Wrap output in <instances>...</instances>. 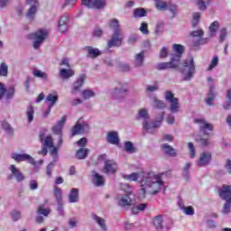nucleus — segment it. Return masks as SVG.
<instances>
[{
	"label": "nucleus",
	"mask_w": 231,
	"mask_h": 231,
	"mask_svg": "<svg viewBox=\"0 0 231 231\" xmlns=\"http://www.w3.org/2000/svg\"><path fill=\"white\" fill-rule=\"evenodd\" d=\"M109 28H112V30H122L120 27V23L118 22V19H112L109 23Z\"/></svg>",
	"instance_id": "nucleus-51"
},
{
	"label": "nucleus",
	"mask_w": 231,
	"mask_h": 231,
	"mask_svg": "<svg viewBox=\"0 0 231 231\" xmlns=\"http://www.w3.org/2000/svg\"><path fill=\"white\" fill-rule=\"evenodd\" d=\"M219 64V57L214 56L211 59L210 64L208 68V71H212L214 68H217V65Z\"/></svg>",
	"instance_id": "nucleus-42"
},
{
	"label": "nucleus",
	"mask_w": 231,
	"mask_h": 231,
	"mask_svg": "<svg viewBox=\"0 0 231 231\" xmlns=\"http://www.w3.org/2000/svg\"><path fill=\"white\" fill-rule=\"evenodd\" d=\"M152 106L156 109H165V107H166L165 102H163L158 98H153Z\"/></svg>",
	"instance_id": "nucleus-44"
},
{
	"label": "nucleus",
	"mask_w": 231,
	"mask_h": 231,
	"mask_svg": "<svg viewBox=\"0 0 231 231\" xmlns=\"http://www.w3.org/2000/svg\"><path fill=\"white\" fill-rule=\"evenodd\" d=\"M0 77H8V65L5 62L0 64Z\"/></svg>",
	"instance_id": "nucleus-45"
},
{
	"label": "nucleus",
	"mask_w": 231,
	"mask_h": 231,
	"mask_svg": "<svg viewBox=\"0 0 231 231\" xmlns=\"http://www.w3.org/2000/svg\"><path fill=\"white\" fill-rule=\"evenodd\" d=\"M37 213L39 216H49L50 215V209L44 208L42 206H40L38 208Z\"/></svg>",
	"instance_id": "nucleus-60"
},
{
	"label": "nucleus",
	"mask_w": 231,
	"mask_h": 231,
	"mask_svg": "<svg viewBox=\"0 0 231 231\" xmlns=\"http://www.w3.org/2000/svg\"><path fill=\"white\" fill-rule=\"evenodd\" d=\"M145 60V52L141 51L140 53L135 55L134 66L135 68H142L143 66V62Z\"/></svg>",
	"instance_id": "nucleus-30"
},
{
	"label": "nucleus",
	"mask_w": 231,
	"mask_h": 231,
	"mask_svg": "<svg viewBox=\"0 0 231 231\" xmlns=\"http://www.w3.org/2000/svg\"><path fill=\"white\" fill-rule=\"evenodd\" d=\"M106 142L112 145H118L120 143V138L118 137V132H109L106 134Z\"/></svg>",
	"instance_id": "nucleus-21"
},
{
	"label": "nucleus",
	"mask_w": 231,
	"mask_h": 231,
	"mask_svg": "<svg viewBox=\"0 0 231 231\" xmlns=\"http://www.w3.org/2000/svg\"><path fill=\"white\" fill-rule=\"evenodd\" d=\"M199 19H201V13L196 12L192 15V22L191 24L193 28H196L198 24H199Z\"/></svg>",
	"instance_id": "nucleus-41"
},
{
	"label": "nucleus",
	"mask_w": 231,
	"mask_h": 231,
	"mask_svg": "<svg viewBox=\"0 0 231 231\" xmlns=\"http://www.w3.org/2000/svg\"><path fill=\"white\" fill-rule=\"evenodd\" d=\"M153 225L157 230H162V228H163V218L162 217V215H158L154 217Z\"/></svg>",
	"instance_id": "nucleus-37"
},
{
	"label": "nucleus",
	"mask_w": 231,
	"mask_h": 231,
	"mask_svg": "<svg viewBox=\"0 0 231 231\" xmlns=\"http://www.w3.org/2000/svg\"><path fill=\"white\" fill-rule=\"evenodd\" d=\"M212 162V153L210 152H204L200 154L197 165L199 167H207Z\"/></svg>",
	"instance_id": "nucleus-13"
},
{
	"label": "nucleus",
	"mask_w": 231,
	"mask_h": 231,
	"mask_svg": "<svg viewBox=\"0 0 231 231\" xmlns=\"http://www.w3.org/2000/svg\"><path fill=\"white\" fill-rule=\"evenodd\" d=\"M118 171V163L115 160L105 161L104 172L105 174H115Z\"/></svg>",
	"instance_id": "nucleus-14"
},
{
	"label": "nucleus",
	"mask_w": 231,
	"mask_h": 231,
	"mask_svg": "<svg viewBox=\"0 0 231 231\" xmlns=\"http://www.w3.org/2000/svg\"><path fill=\"white\" fill-rule=\"evenodd\" d=\"M118 205L119 207H130V205H133V199H131V197L127 194L119 195L118 196Z\"/></svg>",
	"instance_id": "nucleus-20"
},
{
	"label": "nucleus",
	"mask_w": 231,
	"mask_h": 231,
	"mask_svg": "<svg viewBox=\"0 0 231 231\" xmlns=\"http://www.w3.org/2000/svg\"><path fill=\"white\" fill-rule=\"evenodd\" d=\"M173 51H176L177 54H171V57H179V64L181 60V55L183 54V51H185V49L182 45L180 44H173Z\"/></svg>",
	"instance_id": "nucleus-31"
},
{
	"label": "nucleus",
	"mask_w": 231,
	"mask_h": 231,
	"mask_svg": "<svg viewBox=\"0 0 231 231\" xmlns=\"http://www.w3.org/2000/svg\"><path fill=\"white\" fill-rule=\"evenodd\" d=\"M81 95L85 100H88V98L95 97V92L91 89H85L82 91Z\"/></svg>",
	"instance_id": "nucleus-54"
},
{
	"label": "nucleus",
	"mask_w": 231,
	"mask_h": 231,
	"mask_svg": "<svg viewBox=\"0 0 231 231\" xmlns=\"http://www.w3.org/2000/svg\"><path fill=\"white\" fill-rule=\"evenodd\" d=\"M64 124H66V116H64L61 120L58 121L57 124L52 126V133H54V134L61 135Z\"/></svg>",
	"instance_id": "nucleus-25"
},
{
	"label": "nucleus",
	"mask_w": 231,
	"mask_h": 231,
	"mask_svg": "<svg viewBox=\"0 0 231 231\" xmlns=\"http://www.w3.org/2000/svg\"><path fill=\"white\" fill-rule=\"evenodd\" d=\"M196 142L200 145V147H210V145H214L212 141L208 138H205L203 136H197Z\"/></svg>",
	"instance_id": "nucleus-28"
},
{
	"label": "nucleus",
	"mask_w": 231,
	"mask_h": 231,
	"mask_svg": "<svg viewBox=\"0 0 231 231\" xmlns=\"http://www.w3.org/2000/svg\"><path fill=\"white\" fill-rule=\"evenodd\" d=\"M197 122L200 123L199 125V133H202V134H206L208 136V131H213L214 130V125L210 123L205 122L203 119H199Z\"/></svg>",
	"instance_id": "nucleus-16"
},
{
	"label": "nucleus",
	"mask_w": 231,
	"mask_h": 231,
	"mask_svg": "<svg viewBox=\"0 0 231 231\" xmlns=\"http://www.w3.org/2000/svg\"><path fill=\"white\" fill-rule=\"evenodd\" d=\"M53 190H54V198L56 199V202L62 203L63 202L62 189L60 188H59L58 186H54Z\"/></svg>",
	"instance_id": "nucleus-35"
},
{
	"label": "nucleus",
	"mask_w": 231,
	"mask_h": 231,
	"mask_svg": "<svg viewBox=\"0 0 231 231\" xmlns=\"http://www.w3.org/2000/svg\"><path fill=\"white\" fill-rule=\"evenodd\" d=\"M88 131H89V125L79 119L72 128L71 136H76V134H83V133H88Z\"/></svg>",
	"instance_id": "nucleus-9"
},
{
	"label": "nucleus",
	"mask_w": 231,
	"mask_h": 231,
	"mask_svg": "<svg viewBox=\"0 0 231 231\" xmlns=\"http://www.w3.org/2000/svg\"><path fill=\"white\" fill-rule=\"evenodd\" d=\"M81 5L87 6V8H97L100 10L106 6V1L104 0H82Z\"/></svg>",
	"instance_id": "nucleus-12"
},
{
	"label": "nucleus",
	"mask_w": 231,
	"mask_h": 231,
	"mask_svg": "<svg viewBox=\"0 0 231 231\" xmlns=\"http://www.w3.org/2000/svg\"><path fill=\"white\" fill-rule=\"evenodd\" d=\"M11 158L14 160L16 163H21V162H27V163H31V165H33V167L37 165V162H35V159H33V157H32V155L28 153L13 152L11 154Z\"/></svg>",
	"instance_id": "nucleus-7"
},
{
	"label": "nucleus",
	"mask_w": 231,
	"mask_h": 231,
	"mask_svg": "<svg viewBox=\"0 0 231 231\" xmlns=\"http://www.w3.org/2000/svg\"><path fill=\"white\" fill-rule=\"evenodd\" d=\"M59 75L63 80H68V79H71L75 75V70L70 68L60 69Z\"/></svg>",
	"instance_id": "nucleus-26"
},
{
	"label": "nucleus",
	"mask_w": 231,
	"mask_h": 231,
	"mask_svg": "<svg viewBox=\"0 0 231 231\" xmlns=\"http://www.w3.org/2000/svg\"><path fill=\"white\" fill-rule=\"evenodd\" d=\"M144 208H147V204L145 203H143V204H139L136 206V208H134L132 209V212L133 214H137L138 213V210L142 211L143 210Z\"/></svg>",
	"instance_id": "nucleus-62"
},
{
	"label": "nucleus",
	"mask_w": 231,
	"mask_h": 231,
	"mask_svg": "<svg viewBox=\"0 0 231 231\" xmlns=\"http://www.w3.org/2000/svg\"><path fill=\"white\" fill-rule=\"evenodd\" d=\"M120 189L121 190L125 192L128 196H130V194H133V188L127 183L121 184Z\"/></svg>",
	"instance_id": "nucleus-56"
},
{
	"label": "nucleus",
	"mask_w": 231,
	"mask_h": 231,
	"mask_svg": "<svg viewBox=\"0 0 231 231\" xmlns=\"http://www.w3.org/2000/svg\"><path fill=\"white\" fill-rule=\"evenodd\" d=\"M214 100H216V84L215 83L209 85V91L206 98V104H208V106H212V102H214Z\"/></svg>",
	"instance_id": "nucleus-19"
},
{
	"label": "nucleus",
	"mask_w": 231,
	"mask_h": 231,
	"mask_svg": "<svg viewBox=\"0 0 231 231\" xmlns=\"http://www.w3.org/2000/svg\"><path fill=\"white\" fill-rule=\"evenodd\" d=\"M165 115V112H162L157 117V121H154L151 124H149V112H147V109L142 108L138 112L139 118H143L144 121L143 123V127L145 129V131H151V129H156L157 127H160L162 125V122H163V116Z\"/></svg>",
	"instance_id": "nucleus-2"
},
{
	"label": "nucleus",
	"mask_w": 231,
	"mask_h": 231,
	"mask_svg": "<svg viewBox=\"0 0 231 231\" xmlns=\"http://www.w3.org/2000/svg\"><path fill=\"white\" fill-rule=\"evenodd\" d=\"M219 196L225 201H231V186L224 185L219 191Z\"/></svg>",
	"instance_id": "nucleus-23"
},
{
	"label": "nucleus",
	"mask_w": 231,
	"mask_h": 231,
	"mask_svg": "<svg viewBox=\"0 0 231 231\" xmlns=\"http://www.w3.org/2000/svg\"><path fill=\"white\" fill-rule=\"evenodd\" d=\"M88 152H89L88 149L80 148L76 153V158H78V160H84L88 158Z\"/></svg>",
	"instance_id": "nucleus-38"
},
{
	"label": "nucleus",
	"mask_w": 231,
	"mask_h": 231,
	"mask_svg": "<svg viewBox=\"0 0 231 231\" xmlns=\"http://www.w3.org/2000/svg\"><path fill=\"white\" fill-rule=\"evenodd\" d=\"M143 172H133L131 174H122L123 180H126V181H138L140 178L143 180Z\"/></svg>",
	"instance_id": "nucleus-22"
},
{
	"label": "nucleus",
	"mask_w": 231,
	"mask_h": 231,
	"mask_svg": "<svg viewBox=\"0 0 231 231\" xmlns=\"http://www.w3.org/2000/svg\"><path fill=\"white\" fill-rule=\"evenodd\" d=\"M181 210L186 216H194L195 214L194 208L191 206L184 207Z\"/></svg>",
	"instance_id": "nucleus-58"
},
{
	"label": "nucleus",
	"mask_w": 231,
	"mask_h": 231,
	"mask_svg": "<svg viewBox=\"0 0 231 231\" xmlns=\"http://www.w3.org/2000/svg\"><path fill=\"white\" fill-rule=\"evenodd\" d=\"M218 29H219V23L217 21L213 22L209 25V32L211 34V37H214V35H216V32H217Z\"/></svg>",
	"instance_id": "nucleus-43"
},
{
	"label": "nucleus",
	"mask_w": 231,
	"mask_h": 231,
	"mask_svg": "<svg viewBox=\"0 0 231 231\" xmlns=\"http://www.w3.org/2000/svg\"><path fill=\"white\" fill-rule=\"evenodd\" d=\"M46 37H48V31L43 29H40L37 32L28 35V39L34 41V50H39V48H41V44L46 41Z\"/></svg>",
	"instance_id": "nucleus-3"
},
{
	"label": "nucleus",
	"mask_w": 231,
	"mask_h": 231,
	"mask_svg": "<svg viewBox=\"0 0 231 231\" xmlns=\"http://www.w3.org/2000/svg\"><path fill=\"white\" fill-rule=\"evenodd\" d=\"M190 167H192V163L187 162L183 168V176L186 180H189V169H190Z\"/></svg>",
	"instance_id": "nucleus-64"
},
{
	"label": "nucleus",
	"mask_w": 231,
	"mask_h": 231,
	"mask_svg": "<svg viewBox=\"0 0 231 231\" xmlns=\"http://www.w3.org/2000/svg\"><path fill=\"white\" fill-rule=\"evenodd\" d=\"M32 73L34 77H37L38 79H48V74H46V72H42L37 69H33Z\"/></svg>",
	"instance_id": "nucleus-55"
},
{
	"label": "nucleus",
	"mask_w": 231,
	"mask_h": 231,
	"mask_svg": "<svg viewBox=\"0 0 231 231\" xmlns=\"http://www.w3.org/2000/svg\"><path fill=\"white\" fill-rule=\"evenodd\" d=\"M180 66V56H171V61L161 62L156 65V69L163 71L166 69H176Z\"/></svg>",
	"instance_id": "nucleus-6"
},
{
	"label": "nucleus",
	"mask_w": 231,
	"mask_h": 231,
	"mask_svg": "<svg viewBox=\"0 0 231 231\" xmlns=\"http://www.w3.org/2000/svg\"><path fill=\"white\" fill-rule=\"evenodd\" d=\"M128 91L127 84H119L118 87L112 90L111 95L116 100H122V98L127 96Z\"/></svg>",
	"instance_id": "nucleus-8"
},
{
	"label": "nucleus",
	"mask_w": 231,
	"mask_h": 231,
	"mask_svg": "<svg viewBox=\"0 0 231 231\" xmlns=\"http://www.w3.org/2000/svg\"><path fill=\"white\" fill-rule=\"evenodd\" d=\"M88 57L90 59H97V57L102 55V52L97 48L87 47Z\"/></svg>",
	"instance_id": "nucleus-32"
},
{
	"label": "nucleus",
	"mask_w": 231,
	"mask_h": 231,
	"mask_svg": "<svg viewBox=\"0 0 231 231\" xmlns=\"http://www.w3.org/2000/svg\"><path fill=\"white\" fill-rule=\"evenodd\" d=\"M147 15V11L143 8H136L134 11V17H145Z\"/></svg>",
	"instance_id": "nucleus-48"
},
{
	"label": "nucleus",
	"mask_w": 231,
	"mask_h": 231,
	"mask_svg": "<svg viewBox=\"0 0 231 231\" xmlns=\"http://www.w3.org/2000/svg\"><path fill=\"white\" fill-rule=\"evenodd\" d=\"M124 42V31L114 30L110 39L107 41V48H120Z\"/></svg>",
	"instance_id": "nucleus-4"
},
{
	"label": "nucleus",
	"mask_w": 231,
	"mask_h": 231,
	"mask_svg": "<svg viewBox=\"0 0 231 231\" xmlns=\"http://www.w3.org/2000/svg\"><path fill=\"white\" fill-rule=\"evenodd\" d=\"M33 115H35V110L33 109V106H29L26 110V116L29 124L33 122Z\"/></svg>",
	"instance_id": "nucleus-40"
},
{
	"label": "nucleus",
	"mask_w": 231,
	"mask_h": 231,
	"mask_svg": "<svg viewBox=\"0 0 231 231\" xmlns=\"http://www.w3.org/2000/svg\"><path fill=\"white\" fill-rule=\"evenodd\" d=\"M9 171H11V174L8 176V180H14V178H15L18 183H21V181H24V174H23V172H21V170L15 167V165L11 164L9 166Z\"/></svg>",
	"instance_id": "nucleus-11"
},
{
	"label": "nucleus",
	"mask_w": 231,
	"mask_h": 231,
	"mask_svg": "<svg viewBox=\"0 0 231 231\" xmlns=\"http://www.w3.org/2000/svg\"><path fill=\"white\" fill-rule=\"evenodd\" d=\"M162 174L154 175V173H148L141 179V190L143 194L145 192H152L158 194L163 187V180H162Z\"/></svg>",
	"instance_id": "nucleus-1"
},
{
	"label": "nucleus",
	"mask_w": 231,
	"mask_h": 231,
	"mask_svg": "<svg viewBox=\"0 0 231 231\" xmlns=\"http://www.w3.org/2000/svg\"><path fill=\"white\" fill-rule=\"evenodd\" d=\"M203 34H204L203 30L193 31L190 33L191 37L195 38L193 40V46H199V44L203 42Z\"/></svg>",
	"instance_id": "nucleus-18"
},
{
	"label": "nucleus",
	"mask_w": 231,
	"mask_h": 231,
	"mask_svg": "<svg viewBox=\"0 0 231 231\" xmlns=\"http://www.w3.org/2000/svg\"><path fill=\"white\" fill-rule=\"evenodd\" d=\"M27 5H30V8L27 11L26 17L33 21L39 10V2L37 0H27Z\"/></svg>",
	"instance_id": "nucleus-10"
},
{
	"label": "nucleus",
	"mask_w": 231,
	"mask_h": 231,
	"mask_svg": "<svg viewBox=\"0 0 231 231\" xmlns=\"http://www.w3.org/2000/svg\"><path fill=\"white\" fill-rule=\"evenodd\" d=\"M86 80V74L79 76L78 79L73 83L71 94L75 95L78 91H80L81 86H84Z\"/></svg>",
	"instance_id": "nucleus-17"
},
{
	"label": "nucleus",
	"mask_w": 231,
	"mask_h": 231,
	"mask_svg": "<svg viewBox=\"0 0 231 231\" xmlns=\"http://www.w3.org/2000/svg\"><path fill=\"white\" fill-rule=\"evenodd\" d=\"M92 181L94 185H96V187H102L105 183L104 177L97 172L94 173V178Z\"/></svg>",
	"instance_id": "nucleus-33"
},
{
	"label": "nucleus",
	"mask_w": 231,
	"mask_h": 231,
	"mask_svg": "<svg viewBox=\"0 0 231 231\" xmlns=\"http://www.w3.org/2000/svg\"><path fill=\"white\" fill-rule=\"evenodd\" d=\"M125 151L129 152V154H133V152H136V149L134 148V145L129 141L125 143Z\"/></svg>",
	"instance_id": "nucleus-49"
},
{
	"label": "nucleus",
	"mask_w": 231,
	"mask_h": 231,
	"mask_svg": "<svg viewBox=\"0 0 231 231\" xmlns=\"http://www.w3.org/2000/svg\"><path fill=\"white\" fill-rule=\"evenodd\" d=\"M155 6L157 10H167V6H169V4L161 0H155Z\"/></svg>",
	"instance_id": "nucleus-50"
},
{
	"label": "nucleus",
	"mask_w": 231,
	"mask_h": 231,
	"mask_svg": "<svg viewBox=\"0 0 231 231\" xmlns=\"http://www.w3.org/2000/svg\"><path fill=\"white\" fill-rule=\"evenodd\" d=\"M69 203H79V189L72 188L69 194Z\"/></svg>",
	"instance_id": "nucleus-29"
},
{
	"label": "nucleus",
	"mask_w": 231,
	"mask_h": 231,
	"mask_svg": "<svg viewBox=\"0 0 231 231\" xmlns=\"http://www.w3.org/2000/svg\"><path fill=\"white\" fill-rule=\"evenodd\" d=\"M167 9L172 14V17H176V14H178V5L168 4Z\"/></svg>",
	"instance_id": "nucleus-57"
},
{
	"label": "nucleus",
	"mask_w": 231,
	"mask_h": 231,
	"mask_svg": "<svg viewBox=\"0 0 231 231\" xmlns=\"http://www.w3.org/2000/svg\"><path fill=\"white\" fill-rule=\"evenodd\" d=\"M50 154L53 156L52 163H57L59 162V149L57 147H53L50 151Z\"/></svg>",
	"instance_id": "nucleus-46"
},
{
	"label": "nucleus",
	"mask_w": 231,
	"mask_h": 231,
	"mask_svg": "<svg viewBox=\"0 0 231 231\" xmlns=\"http://www.w3.org/2000/svg\"><path fill=\"white\" fill-rule=\"evenodd\" d=\"M163 32H165V24L163 23V22L157 23L155 27V33L157 35H160L161 33H163Z\"/></svg>",
	"instance_id": "nucleus-52"
},
{
	"label": "nucleus",
	"mask_w": 231,
	"mask_h": 231,
	"mask_svg": "<svg viewBox=\"0 0 231 231\" xmlns=\"http://www.w3.org/2000/svg\"><path fill=\"white\" fill-rule=\"evenodd\" d=\"M11 217L13 219V221H19V219H21V211L18 210H13L11 212Z\"/></svg>",
	"instance_id": "nucleus-61"
},
{
	"label": "nucleus",
	"mask_w": 231,
	"mask_h": 231,
	"mask_svg": "<svg viewBox=\"0 0 231 231\" xmlns=\"http://www.w3.org/2000/svg\"><path fill=\"white\" fill-rule=\"evenodd\" d=\"M184 69H180V73L184 75L183 80H190L194 73H196V67L194 66V59L189 58L183 62Z\"/></svg>",
	"instance_id": "nucleus-5"
},
{
	"label": "nucleus",
	"mask_w": 231,
	"mask_h": 231,
	"mask_svg": "<svg viewBox=\"0 0 231 231\" xmlns=\"http://www.w3.org/2000/svg\"><path fill=\"white\" fill-rule=\"evenodd\" d=\"M162 149L165 154H168L169 156H176V150H174V148L168 143L162 144Z\"/></svg>",
	"instance_id": "nucleus-34"
},
{
	"label": "nucleus",
	"mask_w": 231,
	"mask_h": 231,
	"mask_svg": "<svg viewBox=\"0 0 231 231\" xmlns=\"http://www.w3.org/2000/svg\"><path fill=\"white\" fill-rule=\"evenodd\" d=\"M231 200H226L224 208L222 209V214H230Z\"/></svg>",
	"instance_id": "nucleus-59"
},
{
	"label": "nucleus",
	"mask_w": 231,
	"mask_h": 231,
	"mask_svg": "<svg viewBox=\"0 0 231 231\" xmlns=\"http://www.w3.org/2000/svg\"><path fill=\"white\" fill-rule=\"evenodd\" d=\"M170 111L171 113H178L180 111V100L178 98L170 102Z\"/></svg>",
	"instance_id": "nucleus-36"
},
{
	"label": "nucleus",
	"mask_w": 231,
	"mask_h": 231,
	"mask_svg": "<svg viewBox=\"0 0 231 231\" xmlns=\"http://www.w3.org/2000/svg\"><path fill=\"white\" fill-rule=\"evenodd\" d=\"M46 100H47V102H50L49 106L51 107H53V106H55V104H57V100H59V96L53 95V94H49L46 97Z\"/></svg>",
	"instance_id": "nucleus-39"
},
{
	"label": "nucleus",
	"mask_w": 231,
	"mask_h": 231,
	"mask_svg": "<svg viewBox=\"0 0 231 231\" xmlns=\"http://www.w3.org/2000/svg\"><path fill=\"white\" fill-rule=\"evenodd\" d=\"M91 217L97 225L100 226L101 230L107 231V226L106 225V220L100 217H98L97 214L92 213Z\"/></svg>",
	"instance_id": "nucleus-27"
},
{
	"label": "nucleus",
	"mask_w": 231,
	"mask_h": 231,
	"mask_svg": "<svg viewBox=\"0 0 231 231\" xmlns=\"http://www.w3.org/2000/svg\"><path fill=\"white\" fill-rule=\"evenodd\" d=\"M69 22V16L65 14L60 17L58 28L61 33L68 32V23Z\"/></svg>",
	"instance_id": "nucleus-24"
},
{
	"label": "nucleus",
	"mask_w": 231,
	"mask_h": 231,
	"mask_svg": "<svg viewBox=\"0 0 231 231\" xmlns=\"http://www.w3.org/2000/svg\"><path fill=\"white\" fill-rule=\"evenodd\" d=\"M46 134V129L41 130L40 132V141L42 142V145L44 147H47L48 149H53V138H51V135H49L44 138Z\"/></svg>",
	"instance_id": "nucleus-15"
},
{
	"label": "nucleus",
	"mask_w": 231,
	"mask_h": 231,
	"mask_svg": "<svg viewBox=\"0 0 231 231\" xmlns=\"http://www.w3.org/2000/svg\"><path fill=\"white\" fill-rule=\"evenodd\" d=\"M15 93V88L10 87L9 88H5V98L7 100H10L11 98H14V95Z\"/></svg>",
	"instance_id": "nucleus-53"
},
{
	"label": "nucleus",
	"mask_w": 231,
	"mask_h": 231,
	"mask_svg": "<svg viewBox=\"0 0 231 231\" xmlns=\"http://www.w3.org/2000/svg\"><path fill=\"white\" fill-rule=\"evenodd\" d=\"M231 107V88L226 91V100L224 103V109H230Z\"/></svg>",
	"instance_id": "nucleus-47"
},
{
	"label": "nucleus",
	"mask_w": 231,
	"mask_h": 231,
	"mask_svg": "<svg viewBox=\"0 0 231 231\" xmlns=\"http://www.w3.org/2000/svg\"><path fill=\"white\" fill-rule=\"evenodd\" d=\"M196 5L199 6V10L205 12L207 10V4L203 0H196Z\"/></svg>",
	"instance_id": "nucleus-63"
}]
</instances>
